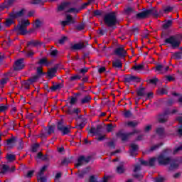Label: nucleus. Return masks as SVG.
I'll list each match as a JSON object with an SVG mask.
<instances>
[{
    "mask_svg": "<svg viewBox=\"0 0 182 182\" xmlns=\"http://www.w3.org/2000/svg\"><path fill=\"white\" fill-rule=\"evenodd\" d=\"M138 125L139 122L136 121H129L127 123V126H128V127H136Z\"/></svg>",
    "mask_w": 182,
    "mask_h": 182,
    "instance_id": "4c0bfd02",
    "label": "nucleus"
},
{
    "mask_svg": "<svg viewBox=\"0 0 182 182\" xmlns=\"http://www.w3.org/2000/svg\"><path fill=\"white\" fill-rule=\"evenodd\" d=\"M38 45H42V43L38 40H32L27 43V46H38Z\"/></svg>",
    "mask_w": 182,
    "mask_h": 182,
    "instance_id": "bb28decb",
    "label": "nucleus"
},
{
    "mask_svg": "<svg viewBox=\"0 0 182 182\" xmlns=\"http://www.w3.org/2000/svg\"><path fill=\"white\" fill-rule=\"evenodd\" d=\"M71 160L70 158H65L62 161H61V165L62 166H68L69 163H70Z\"/></svg>",
    "mask_w": 182,
    "mask_h": 182,
    "instance_id": "864d4df0",
    "label": "nucleus"
},
{
    "mask_svg": "<svg viewBox=\"0 0 182 182\" xmlns=\"http://www.w3.org/2000/svg\"><path fill=\"white\" fill-rule=\"evenodd\" d=\"M32 77H30L28 80L24 81L23 83V86L24 87V89H26V90H29L31 85H32V83H35L36 81H31Z\"/></svg>",
    "mask_w": 182,
    "mask_h": 182,
    "instance_id": "4be33fe9",
    "label": "nucleus"
},
{
    "mask_svg": "<svg viewBox=\"0 0 182 182\" xmlns=\"http://www.w3.org/2000/svg\"><path fill=\"white\" fill-rule=\"evenodd\" d=\"M134 35H139V28L132 26L130 30Z\"/></svg>",
    "mask_w": 182,
    "mask_h": 182,
    "instance_id": "bf43d9fd",
    "label": "nucleus"
},
{
    "mask_svg": "<svg viewBox=\"0 0 182 182\" xmlns=\"http://www.w3.org/2000/svg\"><path fill=\"white\" fill-rule=\"evenodd\" d=\"M25 9H22L19 11H16L13 9V11L9 14V18L6 19L5 26L6 28H9L11 25H14L15 21L14 19H18V18H22L25 15Z\"/></svg>",
    "mask_w": 182,
    "mask_h": 182,
    "instance_id": "7ed1b4c3",
    "label": "nucleus"
},
{
    "mask_svg": "<svg viewBox=\"0 0 182 182\" xmlns=\"http://www.w3.org/2000/svg\"><path fill=\"white\" fill-rule=\"evenodd\" d=\"M92 97H90V95H87L81 100V103L82 105H86V103H90Z\"/></svg>",
    "mask_w": 182,
    "mask_h": 182,
    "instance_id": "c756f323",
    "label": "nucleus"
},
{
    "mask_svg": "<svg viewBox=\"0 0 182 182\" xmlns=\"http://www.w3.org/2000/svg\"><path fill=\"white\" fill-rule=\"evenodd\" d=\"M67 41H68V38L66 36H63L58 40V43L60 45H63V44H65V42Z\"/></svg>",
    "mask_w": 182,
    "mask_h": 182,
    "instance_id": "680f3d73",
    "label": "nucleus"
},
{
    "mask_svg": "<svg viewBox=\"0 0 182 182\" xmlns=\"http://www.w3.org/2000/svg\"><path fill=\"white\" fill-rule=\"evenodd\" d=\"M66 21L68 23H75V21L74 20L73 17H72V16H70V14L66 16Z\"/></svg>",
    "mask_w": 182,
    "mask_h": 182,
    "instance_id": "09e8293b",
    "label": "nucleus"
},
{
    "mask_svg": "<svg viewBox=\"0 0 182 182\" xmlns=\"http://www.w3.org/2000/svg\"><path fill=\"white\" fill-rule=\"evenodd\" d=\"M112 68L114 69H122V68H123V63H122V60L117 59L114 61H112Z\"/></svg>",
    "mask_w": 182,
    "mask_h": 182,
    "instance_id": "6ab92c4d",
    "label": "nucleus"
},
{
    "mask_svg": "<svg viewBox=\"0 0 182 182\" xmlns=\"http://www.w3.org/2000/svg\"><path fill=\"white\" fill-rule=\"evenodd\" d=\"M175 59L180 60L182 59V52H176L173 54Z\"/></svg>",
    "mask_w": 182,
    "mask_h": 182,
    "instance_id": "13d9d810",
    "label": "nucleus"
},
{
    "mask_svg": "<svg viewBox=\"0 0 182 182\" xmlns=\"http://www.w3.org/2000/svg\"><path fill=\"white\" fill-rule=\"evenodd\" d=\"M86 118H82V122L77 125L74 129H77L78 130H82L85 126H86Z\"/></svg>",
    "mask_w": 182,
    "mask_h": 182,
    "instance_id": "cd10ccee",
    "label": "nucleus"
},
{
    "mask_svg": "<svg viewBox=\"0 0 182 182\" xmlns=\"http://www.w3.org/2000/svg\"><path fill=\"white\" fill-rule=\"evenodd\" d=\"M156 133L158 134L160 139H163V137H164V127L156 128Z\"/></svg>",
    "mask_w": 182,
    "mask_h": 182,
    "instance_id": "b1692460",
    "label": "nucleus"
},
{
    "mask_svg": "<svg viewBox=\"0 0 182 182\" xmlns=\"http://www.w3.org/2000/svg\"><path fill=\"white\" fill-rule=\"evenodd\" d=\"M58 53H59V51H58L57 49H55L51 50L50 55L52 56V58H56V56H58Z\"/></svg>",
    "mask_w": 182,
    "mask_h": 182,
    "instance_id": "052dcab7",
    "label": "nucleus"
},
{
    "mask_svg": "<svg viewBox=\"0 0 182 182\" xmlns=\"http://www.w3.org/2000/svg\"><path fill=\"white\" fill-rule=\"evenodd\" d=\"M75 29H77V31H83V29H85V24L80 23L75 26Z\"/></svg>",
    "mask_w": 182,
    "mask_h": 182,
    "instance_id": "e2e57ef3",
    "label": "nucleus"
},
{
    "mask_svg": "<svg viewBox=\"0 0 182 182\" xmlns=\"http://www.w3.org/2000/svg\"><path fill=\"white\" fill-rule=\"evenodd\" d=\"M14 2H15V0H5L4 4L7 7V9H9V8H11V6L14 5Z\"/></svg>",
    "mask_w": 182,
    "mask_h": 182,
    "instance_id": "a19ab883",
    "label": "nucleus"
},
{
    "mask_svg": "<svg viewBox=\"0 0 182 182\" xmlns=\"http://www.w3.org/2000/svg\"><path fill=\"white\" fill-rule=\"evenodd\" d=\"M164 22L165 23L162 25L163 29H168L173 26V20H165Z\"/></svg>",
    "mask_w": 182,
    "mask_h": 182,
    "instance_id": "5701e85b",
    "label": "nucleus"
},
{
    "mask_svg": "<svg viewBox=\"0 0 182 182\" xmlns=\"http://www.w3.org/2000/svg\"><path fill=\"white\" fill-rule=\"evenodd\" d=\"M161 146H163V143L162 142H161V143H159L158 144L154 145V146H151L149 151H154V150H157V149L161 147Z\"/></svg>",
    "mask_w": 182,
    "mask_h": 182,
    "instance_id": "49530a36",
    "label": "nucleus"
},
{
    "mask_svg": "<svg viewBox=\"0 0 182 182\" xmlns=\"http://www.w3.org/2000/svg\"><path fill=\"white\" fill-rule=\"evenodd\" d=\"M130 148H131L129 149L130 156H132V157H134V156H137V150H139V145L135 144H131Z\"/></svg>",
    "mask_w": 182,
    "mask_h": 182,
    "instance_id": "2eb2a0df",
    "label": "nucleus"
},
{
    "mask_svg": "<svg viewBox=\"0 0 182 182\" xmlns=\"http://www.w3.org/2000/svg\"><path fill=\"white\" fill-rule=\"evenodd\" d=\"M106 146H107V147H109V149H116V144L113 141L107 142Z\"/></svg>",
    "mask_w": 182,
    "mask_h": 182,
    "instance_id": "5fc2aeb1",
    "label": "nucleus"
},
{
    "mask_svg": "<svg viewBox=\"0 0 182 182\" xmlns=\"http://www.w3.org/2000/svg\"><path fill=\"white\" fill-rule=\"evenodd\" d=\"M58 72V66L50 68L47 73V76L50 79H53L54 76H56V73Z\"/></svg>",
    "mask_w": 182,
    "mask_h": 182,
    "instance_id": "f3484780",
    "label": "nucleus"
},
{
    "mask_svg": "<svg viewBox=\"0 0 182 182\" xmlns=\"http://www.w3.org/2000/svg\"><path fill=\"white\" fill-rule=\"evenodd\" d=\"M158 122L161 124H164V123H167V122H168V116L165 115L163 113L159 114L158 116Z\"/></svg>",
    "mask_w": 182,
    "mask_h": 182,
    "instance_id": "dca6fc26",
    "label": "nucleus"
},
{
    "mask_svg": "<svg viewBox=\"0 0 182 182\" xmlns=\"http://www.w3.org/2000/svg\"><path fill=\"white\" fill-rule=\"evenodd\" d=\"M156 93L159 96H163L164 95H167V93H168V92L167 91V90H166L164 88H161V89L157 90Z\"/></svg>",
    "mask_w": 182,
    "mask_h": 182,
    "instance_id": "473e14b6",
    "label": "nucleus"
},
{
    "mask_svg": "<svg viewBox=\"0 0 182 182\" xmlns=\"http://www.w3.org/2000/svg\"><path fill=\"white\" fill-rule=\"evenodd\" d=\"M182 33L176 34L175 36H170L168 38L164 41V46L170 45L172 49H176V48H180L181 45Z\"/></svg>",
    "mask_w": 182,
    "mask_h": 182,
    "instance_id": "f03ea898",
    "label": "nucleus"
},
{
    "mask_svg": "<svg viewBox=\"0 0 182 182\" xmlns=\"http://www.w3.org/2000/svg\"><path fill=\"white\" fill-rule=\"evenodd\" d=\"M133 116V114L132 113V111L130 110H126L124 112V117L126 119H129V117H132Z\"/></svg>",
    "mask_w": 182,
    "mask_h": 182,
    "instance_id": "3c124183",
    "label": "nucleus"
},
{
    "mask_svg": "<svg viewBox=\"0 0 182 182\" xmlns=\"http://www.w3.org/2000/svg\"><path fill=\"white\" fill-rule=\"evenodd\" d=\"M164 69V65L161 64H158L156 67V72H161Z\"/></svg>",
    "mask_w": 182,
    "mask_h": 182,
    "instance_id": "0e129e2a",
    "label": "nucleus"
},
{
    "mask_svg": "<svg viewBox=\"0 0 182 182\" xmlns=\"http://www.w3.org/2000/svg\"><path fill=\"white\" fill-rule=\"evenodd\" d=\"M38 180L39 182H46V181H48V179L45 176L38 177Z\"/></svg>",
    "mask_w": 182,
    "mask_h": 182,
    "instance_id": "774afa93",
    "label": "nucleus"
},
{
    "mask_svg": "<svg viewBox=\"0 0 182 182\" xmlns=\"http://www.w3.org/2000/svg\"><path fill=\"white\" fill-rule=\"evenodd\" d=\"M18 143V146L17 147L18 150H23V140H22V138H20L17 140Z\"/></svg>",
    "mask_w": 182,
    "mask_h": 182,
    "instance_id": "c03bdc74",
    "label": "nucleus"
},
{
    "mask_svg": "<svg viewBox=\"0 0 182 182\" xmlns=\"http://www.w3.org/2000/svg\"><path fill=\"white\" fill-rule=\"evenodd\" d=\"M173 9H174L173 7L166 6L164 9V14H168V12H172Z\"/></svg>",
    "mask_w": 182,
    "mask_h": 182,
    "instance_id": "4d7b16f0",
    "label": "nucleus"
},
{
    "mask_svg": "<svg viewBox=\"0 0 182 182\" xmlns=\"http://www.w3.org/2000/svg\"><path fill=\"white\" fill-rule=\"evenodd\" d=\"M89 133L90 134H95V136H102V133H103V127L100 124L97 125V127H91Z\"/></svg>",
    "mask_w": 182,
    "mask_h": 182,
    "instance_id": "6e6552de",
    "label": "nucleus"
},
{
    "mask_svg": "<svg viewBox=\"0 0 182 182\" xmlns=\"http://www.w3.org/2000/svg\"><path fill=\"white\" fill-rule=\"evenodd\" d=\"M55 129H56L55 125H50L48 129V134H52V133H55Z\"/></svg>",
    "mask_w": 182,
    "mask_h": 182,
    "instance_id": "8fccbe9b",
    "label": "nucleus"
},
{
    "mask_svg": "<svg viewBox=\"0 0 182 182\" xmlns=\"http://www.w3.org/2000/svg\"><path fill=\"white\" fill-rule=\"evenodd\" d=\"M114 53L117 56H120V58H126L127 51L123 47H119L114 50Z\"/></svg>",
    "mask_w": 182,
    "mask_h": 182,
    "instance_id": "4468645a",
    "label": "nucleus"
},
{
    "mask_svg": "<svg viewBox=\"0 0 182 182\" xmlns=\"http://www.w3.org/2000/svg\"><path fill=\"white\" fill-rule=\"evenodd\" d=\"M62 87H63V85L60 83L53 85V86L50 87V90H51V92H56V90H60Z\"/></svg>",
    "mask_w": 182,
    "mask_h": 182,
    "instance_id": "a878e982",
    "label": "nucleus"
},
{
    "mask_svg": "<svg viewBox=\"0 0 182 182\" xmlns=\"http://www.w3.org/2000/svg\"><path fill=\"white\" fill-rule=\"evenodd\" d=\"M6 159L10 163H12V161L16 160V156L15 154H7Z\"/></svg>",
    "mask_w": 182,
    "mask_h": 182,
    "instance_id": "e433bc0d",
    "label": "nucleus"
},
{
    "mask_svg": "<svg viewBox=\"0 0 182 182\" xmlns=\"http://www.w3.org/2000/svg\"><path fill=\"white\" fill-rule=\"evenodd\" d=\"M125 83H130L131 82H135L139 83L141 82L140 77L132 75H127L124 78Z\"/></svg>",
    "mask_w": 182,
    "mask_h": 182,
    "instance_id": "9b49d317",
    "label": "nucleus"
},
{
    "mask_svg": "<svg viewBox=\"0 0 182 182\" xmlns=\"http://www.w3.org/2000/svg\"><path fill=\"white\" fill-rule=\"evenodd\" d=\"M70 2H63L58 7V11L60 12L61 11H65V8L68 6V5H70Z\"/></svg>",
    "mask_w": 182,
    "mask_h": 182,
    "instance_id": "c85d7f7f",
    "label": "nucleus"
},
{
    "mask_svg": "<svg viewBox=\"0 0 182 182\" xmlns=\"http://www.w3.org/2000/svg\"><path fill=\"white\" fill-rule=\"evenodd\" d=\"M136 133H139V131L134 129L132 132L123 133V131H119L116 134L117 137H119L122 141H127L130 137V136H133L136 134Z\"/></svg>",
    "mask_w": 182,
    "mask_h": 182,
    "instance_id": "39448f33",
    "label": "nucleus"
},
{
    "mask_svg": "<svg viewBox=\"0 0 182 182\" xmlns=\"http://www.w3.org/2000/svg\"><path fill=\"white\" fill-rule=\"evenodd\" d=\"M81 157H82V161L83 163H86L87 164L90 163V160H92V156H85L83 155L81 156Z\"/></svg>",
    "mask_w": 182,
    "mask_h": 182,
    "instance_id": "de8ad7c7",
    "label": "nucleus"
},
{
    "mask_svg": "<svg viewBox=\"0 0 182 182\" xmlns=\"http://www.w3.org/2000/svg\"><path fill=\"white\" fill-rule=\"evenodd\" d=\"M144 90H146V88L139 87V89L136 90L137 96H140V97L144 96L146 95V94H144Z\"/></svg>",
    "mask_w": 182,
    "mask_h": 182,
    "instance_id": "f704fd0d",
    "label": "nucleus"
},
{
    "mask_svg": "<svg viewBox=\"0 0 182 182\" xmlns=\"http://www.w3.org/2000/svg\"><path fill=\"white\" fill-rule=\"evenodd\" d=\"M6 171H9V166H8L7 164H3L0 173L1 174H5Z\"/></svg>",
    "mask_w": 182,
    "mask_h": 182,
    "instance_id": "c9c22d12",
    "label": "nucleus"
},
{
    "mask_svg": "<svg viewBox=\"0 0 182 182\" xmlns=\"http://www.w3.org/2000/svg\"><path fill=\"white\" fill-rule=\"evenodd\" d=\"M23 58H20L15 61L14 65V70L18 72V70H22L25 68V62Z\"/></svg>",
    "mask_w": 182,
    "mask_h": 182,
    "instance_id": "1a4fd4ad",
    "label": "nucleus"
},
{
    "mask_svg": "<svg viewBox=\"0 0 182 182\" xmlns=\"http://www.w3.org/2000/svg\"><path fill=\"white\" fill-rule=\"evenodd\" d=\"M169 164H170V166L168 168L169 171H173V170H176V168L180 166V163H178V159L171 158Z\"/></svg>",
    "mask_w": 182,
    "mask_h": 182,
    "instance_id": "ddd939ff",
    "label": "nucleus"
},
{
    "mask_svg": "<svg viewBox=\"0 0 182 182\" xmlns=\"http://www.w3.org/2000/svg\"><path fill=\"white\" fill-rule=\"evenodd\" d=\"M67 12L68 14H79L80 12V9H76V8H70Z\"/></svg>",
    "mask_w": 182,
    "mask_h": 182,
    "instance_id": "58836bf2",
    "label": "nucleus"
},
{
    "mask_svg": "<svg viewBox=\"0 0 182 182\" xmlns=\"http://www.w3.org/2000/svg\"><path fill=\"white\" fill-rule=\"evenodd\" d=\"M82 79V77L79 75H75L69 77L70 82H75L76 80H80Z\"/></svg>",
    "mask_w": 182,
    "mask_h": 182,
    "instance_id": "7c9ffc66",
    "label": "nucleus"
},
{
    "mask_svg": "<svg viewBox=\"0 0 182 182\" xmlns=\"http://www.w3.org/2000/svg\"><path fill=\"white\" fill-rule=\"evenodd\" d=\"M133 70H143L144 69V65L143 64H139L138 65H134L132 67Z\"/></svg>",
    "mask_w": 182,
    "mask_h": 182,
    "instance_id": "79ce46f5",
    "label": "nucleus"
},
{
    "mask_svg": "<svg viewBox=\"0 0 182 182\" xmlns=\"http://www.w3.org/2000/svg\"><path fill=\"white\" fill-rule=\"evenodd\" d=\"M31 25V22H29V20H22L21 21V23L17 25V26L14 28V31L18 32V35H28V26Z\"/></svg>",
    "mask_w": 182,
    "mask_h": 182,
    "instance_id": "20e7f679",
    "label": "nucleus"
},
{
    "mask_svg": "<svg viewBox=\"0 0 182 182\" xmlns=\"http://www.w3.org/2000/svg\"><path fill=\"white\" fill-rule=\"evenodd\" d=\"M156 164V158H151L149 161H148V166L149 167H154Z\"/></svg>",
    "mask_w": 182,
    "mask_h": 182,
    "instance_id": "37998d69",
    "label": "nucleus"
},
{
    "mask_svg": "<svg viewBox=\"0 0 182 182\" xmlns=\"http://www.w3.org/2000/svg\"><path fill=\"white\" fill-rule=\"evenodd\" d=\"M113 130V124H108L107 125V133H110Z\"/></svg>",
    "mask_w": 182,
    "mask_h": 182,
    "instance_id": "338daca9",
    "label": "nucleus"
},
{
    "mask_svg": "<svg viewBox=\"0 0 182 182\" xmlns=\"http://www.w3.org/2000/svg\"><path fill=\"white\" fill-rule=\"evenodd\" d=\"M41 25H42V22H41V20L37 19L36 20L34 26L36 29H38V28H41Z\"/></svg>",
    "mask_w": 182,
    "mask_h": 182,
    "instance_id": "69168bd1",
    "label": "nucleus"
},
{
    "mask_svg": "<svg viewBox=\"0 0 182 182\" xmlns=\"http://www.w3.org/2000/svg\"><path fill=\"white\" fill-rule=\"evenodd\" d=\"M63 119L57 123V129L61 132L62 136H66L70 133V127H65Z\"/></svg>",
    "mask_w": 182,
    "mask_h": 182,
    "instance_id": "423d86ee",
    "label": "nucleus"
},
{
    "mask_svg": "<svg viewBox=\"0 0 182 182\" xmlns=\"http://www.w3.org/2000/svg\"><path fill=\"white\" fill-rule=\"evenodd\" d=\"M116 173L117 174H123L124 173V162L119 163V165L117 166Z\"/></svg>",
    "mask_w": 182,
    "mask_h": 182,
    "instance_id": "412c9836",
    "label": "nucleus"
},
{
    "mask_svg": "<svg viewBox=\"0 0 182 182\" xmlns=\"http://www.w3.org/2000/svg\"><path fill=\"white\" fill-rule=\"evenodd\" d=\"M18 141V139H16V137L12 136L11 139H9L6 140L7 146H10V147H13L14 144ZM13 144V145H12Z\"/></svg>",
    "mask_w": 182,
    "mask_h": 182,
    "instance_id": "393cba45",
    "label": "nucleus"
},
{
    "mask_svg": "<svg viewBox=\"0 0 182 182\" xmlns=\"http://www.w3.org/2000/svg\"><path fill=\"white\" fill-rule=\"evenodd\" d=\"M45 75H46V73L43 72L42 67H38L36 69V75L31 77H32L31 81L36 82L38 79H41L42 76H45Z\"/></svg>",
    "mask_w": 182,
    "mask_h": 182,
    "instance_id": "9d476101",
    "label": "nucleus"
},
{
    "mask_svg": "<svg viewBox=\"0 0 182 182\" xmlns=\"http://www.w3.org/2000/svg\"><path fill=\"white\" fill-rule=\"evenodd\" d=\"M70 48L73 50H80L84 49V48H86V46L84 43H77L73 45Z\"/></svg>",
    "mask_w": 182,
    "mask_h": 182,
    "instance_id": "a211bd4d",
    "label": "nucleus"
},
{
    "mask_svg": "<svg viewBox=\"0 0 182 182\" xmlns=\"http://www.w3.org/2000/svg\"><path fill=\"white\" fill-rule=\"evenodd\" d=\"M86 174H87V170L84 169V170L81 171V172H80L77 174V176L79 177V178H83V177H85V176H86Z\"/></svg>",
    "mask_w": 182,
    "mask_h": 182,
    "instance_id": "603ef678",
    "label": "nucleus"
},
{
    "mask_svg": "<svg viewBox=\"0 0 182 182\" xmlns=\"http://www.w3.org/2000/svg\"><path fill=\"white\" fill-rule=\"evenodd\" d=\"M103 21L104 23L108 26V28H113V29H116L117 28L116 26L119 23V21H117L116 12L112 11L107 13L104 16Z\"/></svg>",
    "mask_w": 182,
    "mask_h": 182,
    "instance_id": "f257e3e1",
    "label": "nucleus"
},
{
    "mask_svg": "<svg viewBox=\"0 0 182 182\" xmlns=\"http://www.w3.org/2000/svg\"><path fill=\"white\" fill-rule=\"evenodd\" d=\"M41 147L39 144H34L31 146V151L32 153H36L38 151V149Z\"/></svg>",
    "mask_w": 182,
    "mask_h": 182,
    "instance_id": "ea45409f",
    "label": "nucleus"
},
{
    "mask_svg": "<svg viewBox=\"0 0 182 182\" xmlns=\"http://www.w3.org/2000/svg\"><path fill=\"white\" fill-rule=\"evenodd\" d=\"M37 65H40L41 66H49L50 63L48 61V58L44 57L38 60Z\"/></svg>",
    "mask_w": 182,
    "mask_h": 182,
    "instance_id": "aec40b11",
    "label": "nucleus"
},
{
    "mask_svg": "<svg viewBox=\"0 0 182 182\" xmlns=\"http://www.w3.org/2000/svg\"><path fill=\"white\" fill-rule=\"evenodd\" d=\"M81 166H83V157L80 156L77 159V163L75 165V167H80Z\"/></svg>",
    "mask_w": 182,
    "mask_h": 182,
    "instance_id": "a18cd8bd",
    "label": "nucleus"
},
{
    "mask_svg": "<svg viewBox=\"0 0 182 182\" xmlns=\"http://www.w3.org/2000/svg\"><path fill=\"white\" fill-rule=\"evenodd\" d=\"M148 11H150L149 15H153V16H155V18L159 17V12L157 11V10H156V9L152 8V9H148Z\"/></svg>",
    "mask_w": 182,
    "mask_h": 182,
    "instance_id": "72a5a7b5",
    "label": "nucleus"
},
{
    "mask_svg": "<svg viewBox=\"0 0 182 182\" xmlns=\"http://www.w3.org/2000/svg\"><path fill=\"white\" fill-rule=\"evenodd\" d=\"M157 161L159 166H168V164H170V161H171V158L164 154H161L157 157Z\"/></svg>",
    "mask_w": 182,
    "mask_h": 182,
    "instance_id": "0eeeda50",
    "label": "nucleus"
},
{
    "mask_svg": "<svg viewBox=\"0 0 182 182\" xmlns=\"http://www.w3.org/2000/svg\"><path fill=\"white\" fill-rule=\"evenodd\" d=\"M9 82V77H4L0 80V85H1V89H4L5 87V85Z\"/></svg>",
    "mask_w": 182,
    "mask_h": 182,
    "instance_id": "2f4dec72",
    "label": "nucleus"
},
{
    "mask_svg": "<svg viewBox=\"0 0 182 182\" xmlns=\"http://www.w3.org/2000/svg\"><path fill=\"white\" fill-rule=\"evenodd\" d=\"M46 168H48V166L44 165L41 169L40 171L38 173V176H43V173H45V171H46Z\"/></svg>",
    "mask_w": 182,
    "mask_h": 182,
    "instance_id": "6e6d98bb",
    "label": "nucleus"
},
{
    "mask_svg": "<svg viewBox=\"0 0 182 182\" xmlns=\"http://www.w3.org/2000/svg\"><path fill=\"white\" fill-rule=\"evenodd\" d=\"M142 12L138 13L136 14V19H146L150 16V11L144 8Z\"/></svg>",
    "mask_w": 182,
    "mask_h": 182,
    "instance_id": "f8f14e48",
    "label": "nucleus"
}]
</instances>
